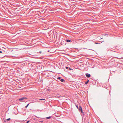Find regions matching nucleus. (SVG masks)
I'll return each mask as SVG.
<instances>
[{
    "label": "nucleus",
    "mask_w": 123,
    "mask_h": 123,
    "mask_svg": "<svg viewBox=\"0 0 123 123\" xmlns=\"http://www.w3.org/2000/svg\"><path fill=\"white\" fill-rule=\"evenodd\" d=\"M27 98L26 97H22L19 98V100L21 101V102H26L27 101H25V100L27 99Z\"/></svg>",
    "instance_id": "f257e3e1"
},
{
    "label": "nucleus",
    "mask_w": 123,
    "mask_h": 123,
    "mask_svg": "<svg viewBox=\"0 0 123 123\" xmlns=\"http://www.w3.org/2000/svg\"><path fill=\"white\" fill-rule=\"evenodd\" d=\"M86 75L87 78H89L91 76L90 74L88 73L86 74Z\"/></svg>",
    "instance_id": "f03ea898"
},
{
    "label": "nucleus",
    "mask_w": 123,
    "mask_h": 123,
    "mask_svg": "<svg viewBox=\"0 0 123 123\" xmlns=\"http://www.w3.org/2000/svg\"><path fill=\"white\" fill-rule=\"evenodd\" d=\"M51 117H52L51 116H49V117H46L45 118L47 119H49L50 118H51Z\"/></svg>",
    "instance_id": "7ed1b4c3"
},
{
    "label": "nucleus",
    "mask_w": 123,
    "mask_h": 123,
    "mask_svg": "<svg viewBox=\"0 0 123 123\" xmlns=\"http://www.w3.org/2000/svg\"><path fill=\"white\" fill-rule=\"evenodd\" d=\"M60 81L62 82H63L64 81V80L62 79L60 80Z\"/></svg>",
    "instance_id": "20e7f679"
},
{
    "label": "nucleus",
    "mask_w": 123,
    "mask_h": 123,
    "mask_svg": "<svg viewBox=\"0 0 123 123\" xmlns=\"http://www.w3.org/2000/svg\"><path fill=\"white\" fill-rule=\"evenodd\" d=\"M81 109H82L81 107L80 106H79L78 109L79 110H80L81 109Z\"/></svg>",
    "instance_id": "39448f33"
},
{
    "label": "nucleus",
    "mask_w": 123,
    "mask_h": 123,
    "mask_svg": "<svg viewBox=\"0 0 123 123\" xmlns=\"http://www.w3.org/2000/svg\"><path fill=\"white\" fill-rule=\"evenodd\" d=\"M89 82V80H88L87 81L85 82V84H87Z\"/></svg>",
    "instance_id": "423d86ee"
},
{
    "label": "nucleus",
    "mask_w": 123,
    "mask_h": 123,
    "mask_svg": "<svg viewBox=\"0 0 123 123\" xmlns=\"http://www.w3.org/2000/svg\"><path fill=\"white\" fill-rule=\"evenodd\" d=\"M66 41L68 42H70L71 41V40H69V39H67Z\"/></svg>",
    "instance_id": "0eeeda50"
},
{
    "label": "nucleus",
    "mask_w": 123,
    "mask_h": 123,
    "mask_svg": "<svg viewBox=\"0 0 123 123\" xmlns=\"http://www.w3.org/2000/svg\"><path fill=\"white\" fill-rule=\"evenodd\" d=\"M45 100V99H44V98H41V99H39V100Z\"/></svg>",
    "instance_id": "6e6552de"
},
{
    "label": "nucleus",
    "mask_w": 123,
    "mask_h": 123,
    "mask_svg": "<svg viewBox=\"0 0 123 123\" xmlns=\"http://www.w3.org/2000/svg\"><path fill=\"white\" fill-rule=\"evenodd\" d=\"M81 108V110H80V111H81V113H84L83 112V111L82 110V109H81V108Z\"/></svg>",
    "instance_id": "1a4fd4ad"
},
{
    "label": "nucleus",
    "mask_w": 123,
    "mask_h": 123,
    "mask_svg": "<svg viewBox=\"0 0 123 123\" xmlns=\"http://www.w3.org/2000/svg\"><path fill=\"white\" fill-rule=\"evenodd\" d=\"M57 79H58L60 80L61 79V77H58Z\"/></svg>",
    "instance_id": "9d476101"
},
{
    "label": "nucleus",
    "mask_w": 123,
    "mask_h": 123,
    "mask_svg": "<svg viewBox=\"0 0 123 123\" xmlns=\"http://www.w3.org/2000/svg\"><path fill=\"white\" fill-rule=\"evenodd\" d=\"M29 104H28L27 105L25 106V108H26L27 107H28V105H29Z\"/></svg>",
    "instance_id": "9b49d317"
},
{
    "label": "nucleus",
    "mask_w": 123,
    "mask_h": 123,
    "mask_svg": "<svg viewBox=\"0 0 123 123\" xmlns=\"http://www.w3.org/2000/svg\"><path fill=\"white\" fill-rule=\"evenodd\" d=\"M11 119L10 118H9L6 119V120L7 121H9Z\"/></svg>",
    "instance_id": "f8f14e48"
},
{
    "label": "nucleus",
    "mask_w": 123,
    "mask_h": 123,
    "mask_svg": "<svg viewBox=\"0 0 123 123\" xmlns=\"http://www.w3.org/2000/svg\"><path fill=\"white\" fill-rule=\"evenodd\" d=\"M66 69H68L69 68H68V67H66Z\"/></svg>",
    "instance_id": "ddd939ff"
},
{
    "label": "nucleus",
    "mask_w": 123,
    "mask_h": 123,
    "mask_svg": "<svg viewBox=\"0 0 123 123\" xmlns=\"http://www.w3.org/2000/svg\"><path fill=\"white\" fill-rule=\"evenodd\" d=\"M29 122H30V121L29 120V121H27V122L26 123H28Z\"/></svg>",
    "instance_id": "4468645a"
},
{
    "label": "nucleus",
    "mask_w": 123,
    "mask_h": 123,
    "mask_svg": "<svg viewBox=\"0 0 123 123\" xmlns=\"http://www.w3.org/2000/svg\"><path fill=\"white\" fill-rule=\"evenodd\" d=\"M69 69L70 70H72V69L70 68H69Z\"/></svg>",
    "instance_id": "2eb2a0df"
},
{
    "label": "nucleus",
    "mask_w": 123,
    "mask_h": 123,
    "mask_svg": "<svg viewBox=\"0 0 123 123\" xmlns=\"http://www.w3.org/2000/svg\"><path fill=\"white\" fill-rule=\"evenodd\" d=\"M2 53V51H0V53Z\"/></svg>",
    "instance_id": "dca6fc26"
},
{
    "label": "nucleus",
    "mask_w": 123,
    "mask_h": 123,
    "mask_svg": "<svg viewBox=\"0 0 123 123\" xmlns=\"http://www.w3.org/2000/svg\"><path fill=\"white\" fill-rule=\"evenodd\" d=\"M76 107L78 109V106L77 105L76 106Z\"/></svg>",
    "instance_id": "f3484780"
},
{
    "label": "nucleus",
    "mask_w": 123,
    "mask_h": 123,
    "mask_svg": "<svg viewBox=\"0 0 123 123\" xmlns=\"http://www.w3.org/2000/svg\"><path fill=\"white\" fill-rule=\"evenodd\" d=\"M95 43L96 44H98V43Z\"/></svg>",
    "instance_id": "a211bd4d"
},
{
    "label": "nucleus",
    "mask_w": 123,
    "mask_h": 123,
    "mask_svg": "<svg viewBox=\"0 0 123 123\" xmlns=\"http://www.w3.org/2000/svg\"><path fill=\"white\" fill-rule=\"evenodd\" d=\"M40 122H41V123H43V121H40Z\"/></svg>",
    "instance_id": "6ab92c4d"
},
{
    "label": "nucleus",
    "mask_w": 123,
    "mask_h": 123,
    "mask_svg": "<svg viewBox=\"0 0 123 123\" xmlns=\"http://www.w3.org/2000/svg\"><path fill=\"white\" fill-rule=\"evenodd\" d=\"M104 41H102V42H101V43H102V42H104Z\"/></svg>",
    "instance_id": "aec40b11"
},
{
    "label": "nucleus",
    "mask_w": 123,
    "mask_h": 123,
    "mask_svg": "<svg viewBox=\"0 0 123 123\" xmlns=\"http://www.w3.org/2000/svg\"><path fill=\"white\" fill-rule=\"evenodd\" d=\"M39 53H41V52L40 51V52H39Z\"/></svg>",
    "instance_id": "412c9836"
},
{
    "label": "nucleus",
    "mask_w": 123,
    "mask_h": 123,
    "mask_svg": "<svg viewBox=\"0 0 123 123\" xmlns=\"http://www.w3.org/2000/svg\"><path fill=\"white\" fill-rule=\"evenodd\" d=\"M102 38H100V40H101V39H102Z\"/></svg>",
    "instance_id": "4be33fe9"
},
{
    "label": "nucleus",
    "mask_w": 123,
    "mask_h": 123,
    "mask_svg": "<svg viewBox=\"0 0 123 123\" xmlns=\"http://www.w3.org/2000/svg\"><path fill=\"white\" fill-rule=\"evenodd\" d=\"M105 35H107V34H105Z\"/></svg>",
    "instance_id": "5701e85b"
},
{
    "label": "nucleus",
    "mask_w": 123,
    "mask_h": 123,
    "mask_svg": "<svg viewBox=\"0 0 123 123\" xmlns=\"http://www.w3.org/2000/svg\"><path fill=\"white\" fill-rule=\"evenodd\" d=\"M37 117L38 118V117ZM38 118H39V117H38Z\"/></svg>",
    "instance_id": "b1692460"
},
{
    "label": "nucleus",
    "mask_w": 123,
    "mask_h": 123,
    "mask_svg": "<svg viewBox=\"0 0 123 123\" xmlns=\"http://www.w3.org/2000/svg\"><path fill=\"white\" fill-rule=\"evenodd\" d=\"M49 91V90L48 89V91Z\"/></svg>",
    "instance_id": "393cba45"
},
{
    "label": "nucleus",
    "mask_w": 123,
    "mask_h": 123,
    "mask_svg": "<svg viewBox=\"0 0 123 123\" xmlns=\"http://www.w3.org/2000/svg\"><path fill=\"white\" fill-rule=\"evenodd\" d=\"M49 91V90L48 89V91Z\"/></svg>",
    "instance_id": "a878e982"
},
{
    "label": "nucleus",
    "mask_w": 123,
    "mask_h": 123,
    "mask_svg": "<svg viewBox=\"0 0 123 123\" xmlns=\"http://www.w3.org/2000/svg\"><path fill=\"white\" fill-rule=\"evenodd\" d=\"M88 123H89V122H88Z\"/></svg>",
    "instance_id": "bb28decb"
}]
</instances>
